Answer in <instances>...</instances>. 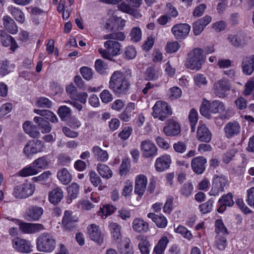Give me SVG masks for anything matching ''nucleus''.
Wrapping results in <instances>:
<instances>
[{
    "label": "nucleus",
    "instance_id": "1",
    "mask_svg": "<svg viewBox=\"0 0 254 254\" xmlns=\"http://www.w3.org/2000/svg\"><path fill=\"white\" fill-rule=\"evenodd\" d=\"M130 84L122 73L116 71L111 75L109 82V88L115 95L121 97L128 94Z\"/></svg>",
    "mask_w": 254,
    "mask_h": 254
},
{
    "label": "nucleus",
    "instance_id": "2",
    "mask_svg": "<svg viewBox=\"0 0 254 254\" xmlns=\"http://www.w3.org/2000/svg\"><path fill=\"white\" fill-rule=\"evenodd\" d=\"M56 245V239L48 233L41 234L36 240V248L41 252L51 253L55 250Z\"/></svg>",
    "mask_w": 254,
    "mask_h": 254
},
{
    "label": "nucleus",
    "instance_id": "3",
    "mask_svg": "<svg viewBox=\"0 0 254 254\" xmlns=\"http://www.w3.org/2000/svg\"><path fill=\"white\" fill-rule=\"evenodd\" d=\"M225 110L224 103L219 100H214L209 102L207 100H203L200 107V113L203 116L210 119V113H217L222 112Z\"/></svg>",
    "mask_w": 254,
    "mask_h": 254
},
{
    "label": "nucleus",
    "instance_id": "4",
    "mask_svg": "<svg viewBox=\"0 0 254 254\" xmlns=\"http://www.w3.org/2000/svg\"><path fill=\"white\" fill-rule=\"evenodd\" d=\"M109 40L104 43L106 49L100 48L98 51L103 58L109 61H112L113 57L120 54L121 45L117 41Z\"/></svg>",
    "mask_w": 254,
    "mask_h": 254
},
{
    "label": "nucleus",
    "instance_id": "5",
    "mask_svg": "<svg viewBox=\"0 0 254 254\" xmlns=\"http://www.w3.org/2000/svg\"><path fill=\"white\" fill-rule=\"evenodd\" d=\"M152 113L154 118L164 121L169 115L172 114V110L168 104L162 101H158L152 108Z\"/></svg>",
    "mask_w": 254,
    "mask_h": 254
},
{
    "label": "nucleus",
    "instance_id": "6",
    "mask_svg": "<svg viewBox=\"0 0 254 254\" xmlns=\"http://www.w3.org/2000/svg\"><path fill=\"white\" fill-rule=\"evenodd\" d=\"M35 190V186L30 182H25L16 186L13 190L15 198L23 199L32 195Z\"/></svg>",
    "mask_w": 254,
    "mask_h": 254
},
{
    "label": "nucleus",
    "instance_id": "7",
    "mask_svg": "<svg viewBox=\"0 0 254 254\" xmlns=\"http://www.w3.org/2000/svg\"><path fill=\"white\" fill-rule=\"evenodd\" d=\"M228 179L223 175H215L213 178L212 188L209 193L210 195L217 196L224 191V188L228 184Z\"/></svg>",
    "mask_w": 254,
    "mask_h": 254
},
{
    "label": "nucleus",
    "instance_id": "8",
    "mask_svg": "<svg viewBox=\"0 0 254 254\" xmlns=\"http://www.w3.org/2000/svg\"><path fill=\"white\" fill-rule=\"evenodd\" d=\"M190 26L187 23H180L174 25L171 31L177 40H182L185 39L189 35Z\"/></svg>",
    "mask_w": 254,
    "mask_h": 254
},
{
    "label": "nucleus",
    "instance_id": "9",
    "mask_svg": "<svg viewBox=\"0 0 254 254\" xmlns=\"http://www.w3.org/2000/svg\"><path fill=\"white\" fill-rule=\"evenodd\" d=\"M231 85L227 79H222L214 83L213 85L214 93L219 98L225 97L227 92L230 90Z\"/></svg>",
    "mask_w": 254,
    "mask_h": 254
},
{
    "label": "nucleus",
    "instance_id": "10",
    "mask_svg": "<svg viewBox=\"0 0 254 254\" xmlns=\"http://www.w3.org/2000/svg\"><path fill=\"white\" fill-rule=\"evenodd\" d=\"M44 143L40 140H30L25 146L23 152L27 156L36 154L43 151Z\"/></svg>",
    "mask_w": 254,
    "mask_h": 254
},
{
    "label": "nucleus",
    "instance_id": "11",
    "mask_svg": "<svg viewBox=\"0 0 254 254\" xmlns=\"http://www.w3.org/2000/svg\"><path fill=\"white\" fill-rule=\"evenodd\" d=\"M140 150L142 156L145 158H150L157 155V148L150 140L146 139L141 141Z\"/></svg>",
    "mask_w": 254,
    "mask_h": 254
},
{
    "label": "nucleus",
    "instance_id": "12",
    "mask_svg": "<svg viewBox=\"0 0 254 254\" xmlns=\"http://www.w3.org/2000/svg\"><path fill=\"white\" fill-rule=\"evenodd\" d=\"M187 60L190 64H202L206 62L202 50L199 48H195L189 52L188 54Z\"/></svg>",
    "mask_w": 254,
    "mask_h": 254
},
{
    "label": "nucleus",
    "instance_id": "13",
    "mask_svg": "<svg viewBox=\"0 0 254 254\" xmlns=\"http://www.w3.org/2000/svg\"><path fill=\"white\" fill-rule=\"evenodd\" d=\"M12 242L13 248L20 253H29L32 251L30 243L26 240L16 238Z\"/></svg>",
    "mask_w": 254,
    "mask_h": 254
},
{
    "label": "nucleus",
    "instance_id": "14",
    "mask_svg": "<svg viewBox=\"0 0 254 254\" xmlns=\"http://www.w3.org/2000/svg\"><path fill=\"white\" fill-rule=\"evenodd\" d=\"M78 221V217L73 215L72 211L65 210L63 218L62 223L67 230H71L76 227V222Z\"/></svg>",
    "mask_w": 254,
    "mask_h": 254
},
{
    "label": "nucleus",
    "instance_id": "15",
    "mask_svg": "<svg viewBox=\"0 0 254 254\" xmlns=\"http://www.w3.org/2000/svg\"><path fill=\"white\" fill-rule=\"evenodd\" d=\"M147 179L144 175H137L135 179L134 192L140 196L143 195L147 185Z\"/></svg>",
    "mask_w": 254,
    "mask_h": 254
},
{
    "label": "nucleus",
    "instance_id": "16",
    "mask_svg": "<svg viewBox=\"0 0 254 254\" xmlns=\"http://www.w3.org/2000/svg\"><path fill=\"white\" fill-rule=\"evenodd\" d=\"M88 234L89 238L99 245L103 243L104 241L103 235L99 230V226L92 224L88 228Z\"/></svg>",
    "mask_w": 254,
    "mask_h": 254
},
{
    "label": "nucleus",
    "instance_id": "17",
    "mask_svg": "<svg viewBox=\"0 0 254 254\" xmlns=\"http://www.w3.org/2000/svg\"><path fill=\"white\" fill-rule=\"evenodd\" d=\"M206 159L202 156L193 158L191 162V166L193 171L197 174H202L205 170Z\"/></svg>",
    "mask_w": 254,
    "mask_h": 254
},
{
    "label": "nucleus",
    "instance_id": "18",
    "mask_svg": "<svg viewBox=\"0 0 254 254\" xmlns=\"http://www.w3.org/2000/svg\"><path fill=\"white\" fill-rule=\"evenodd\" d=\"M211 21V17L206 15L200 18L193 23L192 28L194 35L198 36L200 35L207 26Z\"/></svg>",
    "mask_w": 254,
    "mask_h": 254
},
{
    "label": "nucleus",
    "instance_id": "19",
    "mask_svg": "<svg viewBox=\"0 0 254 254\" xmlns=\"http://www.w3.org/2000/svg\"><path fill=\"white\" fill-rule=\"evenodd\" d=\"M43 214V209L40 206L34 205L29 207L25 214V218L28 221H37Z\"/></svg>",
    "mask_w": 254,
    "mask_h": 254
},
{
    "label": "nucleus",
    "instance_id": "20",
    "mask_svg": "<svg viewBox=\"0 0 254 254\" xmlns=\"http://www.w3.org/2000/svg\"><path fill=\"white\" fill-rule=\"evenodd\" d=\"M218 202L220 206L217 211L218 213H223L226 210L227 206L231 207L234 205V202L233 200L232 194L229 192L227 194H224L219 199Z\"/></svg>",
    "mask_w": 254,
    "mask_h": 254
},
{
    "label": "nucleus",
    "instance_id": "21",
    "mask_svg": "<svg viewBox=\"0 0 254 254\" xmlns=\"http://www.w3.org/2000/svg\"><path fill=\"white\" fill-rule=\"evenodd\" d=\"M196 134V137L200 141L208 143L211 139V132L204 124L198 126Z\"/></svg>",
    "mask_w": 254,
    "mask_h": 254
},
{
    "label": "nucleus",
    "instance_id": "22",
    "mask_svg": "<svg viewBox=\"0 0 254 254\" xmlns=\"http://www.w3.org/2000/svg\"><path fill=\"white\" fill-rule=\"evenodd\" d=\"M240 129L241 127L239 124L236 121L228 123L224 128L225 135L228 138L238 134L240 132Z\"/></svg>",
    "mask_w": 254,
    "mask_h": 254
},
{
    "label": "nucleus",
    "instance_id": "23",
    "mask_svg": "<svg viewBox=\"0 0 254 254\" xmlns=\"http://www.w3.org/2000/svg\"><path fill=\"white\" fill-rule=\"evenodd\" d=\"M93 157L98 162H105L109 159V154L98 145H94L91 149Z\"/></svg>",
    "mask_w": 254,
    "mask_h": 254
},
{
    "label": "nucleus",
    "instance_id": "24",
    "mask_svg": "<svg viewBox=\"0 0 254 254\" xmlns=\"http://www.w3.org/2000/svg\"><path fill=\"white\" fill-rule=\"evenodd\" d=\"M164 133L167 136H175L181 132L179 124L174 120H169L167 125L163 128Z\"/></svg>",
    "mask_w": 254,
    "mask_h": 254
},
{
    "label": "nucleus",
    "instance_id": "25",
    "mask_svg": "<svg viewBox=\"0 0 254 254\" xmlns=\"http://www.w3.org/2000/svg\"><path fill=\"white\" fill-rule=\"evenodd\" d=\"M171 162L170 156L168 155H163L158 158L155 161V167L158 172H163L168 169Z\"/></svg>",
    "mask_w": 254,
    "mask_h": 254
},
{
    "label": "nucleus",
    "instance_id": "26",
    "mask_svg": "<svg viewBox=\"0 0 254 254\" xmlns=\"http://www.w3.org/2000/svg\"><path fill=\"white\" fill-rule=\"evenodd\" d=\"M63 197V191L60 188L53 189L49 192V200L55 205L61 202Z\"/></svg>",
    "mask_w": 254,
    "mask_h": 254
},
{
    "label": "nucleus",
    "instance_id": "27",
    "mask_svg": "<svg viewBox=\"0 0 254 254\" xmlns=\"http://www.w3.org/2000/svg\"><path fill=\"white\" fill-rule=\"evenodd\" d=\"M0 40L2 45L6 47L10 46V49L12 52H14L18 47L14 39L5 33L1 34Z\"/></svg>",
    "mask_w": 254,
    "mask_h": 254
},
{
    "label": "nucleus",
    "instance_id": "28",
    "mask_svg": "<svg viewBox=\"0 0 254 254\" xmlns=\"http://www.w3.org/2000/svg\"><path fill=\"white\" fill-rule=\"evenodd\" d=\"M20 229L25 233L32 234L44 229V226L41 224L23 223L20 224Z\"/></svg>",
    "mask_w": 254,
    "mask_h": 254
},
{
    "label": "nucleus",
    "instance_id": "29",
    "mask_svg": "<svg viewBox=\"0 0 254 254\" xmlns=\"http://www.w3.org/2000/svg\"><path fill=\"white\" fill-rule=\"evenodd\" d=\"M3 25L6 30L12 34H16L18 31L17 25L14 20L8 15L3 17Z\"/></svg>",
    "mask_w": 254,
    "mask_h": 254
},
{
    "label": "nucleus",
    "instance_id": "30",
    "mask_svg": "<svg viewBox=\"0 0 254 254\" xmlns=\"http://www.w3.org/2000/svg\"><path fill=\"white\" fill-rule=\"evenodd\" d=\"M132 224L134 231L138 233H145L149 229L148 224L140 218L134 219Z\"/></svg>",
    "mask_w": 254,
    "mask_h": 254
},
{
    "label": "nucleus",
    "instance_id": "31",
    "mask_svg": "<svg viewBox=\"0 0 254 254\" xmlns=\"http://www.w3.org/2000/svg\"><path fill=\"white\" fill-rule=\"evenodd\" d=\"M118 249L121 254H134V251L129 239L126 238L119 243Z\"/></svg>",
    "mask_w": 254,
    "mask_h": 254
},
{
    "label": "nucleus",
    "instance_id": "32",
    "mask_svg": "<svg viewBox=\"0 0 254 254\" xmlns=\"http://www.w3.org/2000/svg\"><path fill=\"white\" fill-rule=\"evenodd\" d=\"M34 121L36 123L39 129L41 130L43 133H49L52 129V127L49 122L40 117H35Z\"/></svg>",
    "mask_w": 254,
    "mask_h": 254
},
{
    "label": "nucleus",
    "instance_id": "33",
    "mask_svg": "<svg viewBox=\"0 0 254 254\" xmlns=\"http://www.w3.org/2000/svg\"><path fill=\"white\" fill-rule=\"evenodd\" d=\"M24 131L31 137L38 138L40 136V132L36 129V127L29 121H26L23 124Z\"/></svg>",
    "mask_w": 254,
    "mask_h": 254
},
{
    "label": "nucleus",
    "instance_id": "34",
    "mask_svg": "<svg viewBox=\"0 0 254 254\" xmlns=\"http://www.w3.org/2000/svg\"><path fill=\"white\" fill-rule=\"evenodd\" d=\"M57 177L59 181L64 185H67L72 180L71 175L68 170L64 168L58 171Z\"/></svg>",
    "mask_w": 254,
    "mask_h": 254
},
{
    "label": "nucleus",
    "instance_id": "35",
    "mask_svg": "<svg viewBox=\"0 0 254 254\" xmlns=\"http://www.w3.org/2000/svg\"><path fill=\"white\" fill-rule=\"evenodd\" d=\"M109 227L114 240L116 241L120 240L122 237L121 226L116 223L112 222L110 223Z\"/></svg>",
    "mask_w": 254,
    "mask_h": 254
},
{
    "label": "nucleus",
    "instance_id": "36",
    "mask_svg": "<svg viewBox=\"0 0 254 254\" xmlns=\"http://www.w3.org/2000/svg\"><path fill=\"white\" fill-rule=\"evenodd\" d=\"M34 112L36 114L45 118L52 123H55L58 122V119L56 115L50 110L34 109Z\"/></svg>",
    "mask_w": 254,
    "mask_h": 254
},
{
    "label": "nucleus",
    "instance_id": "37",
    "mask_svg": "<svg viewBox=\"0 0 254 254\" xmlns=\"http://www.w3.org/2000/svg\"><path fill=\"white\" fill-rule=\"evenodd\" d=\"M8 11L17 21L21 23L25 21L24 14L19 8L11 5L8 7Z\"/></svg>",
    "mask_w": 254,
    "mask_h": 254
},
{
    "label": "nucleus",
    "instance_id": "38",
    "mask_svg": "<svg viewBox=\"0 0 254 254\" xmlns=\"http://www.w3.org/2000/svg\"><path fill=\"white\" fill-rule=\"evenodd\" d=\"M97 169L99 174L103 178L109 179L112 176V170L105 164H98Z\"/></svg>",
    "mask_w": 254,
    "mask_h": 254
},
{
    "label": "nucleus",
    "instance_id": "39",
    "mask_svg": "<svg viewBox=\"0 0 254 254\" xmlns=\"http://www.w3.org/2000/svg\"><path fill=\"white\" fill-rule=\"evenodd\" d=\"M58 114L62 121H66L71 116V110L66 106H61L58 109Z\"/></svg>",
    "mask_w": 254,
    "mask_h": 254
},
{
    "label": "nucleus",
    "instance_id": "40",
    "mask_svg": "<svg viewBox=\"0 0 254 254\" xmlns=\"http://www.w3.org/2000/svg\"><path fill=\"white\" fill-rule=\"evenodd\" d=\"M227 39L232 45L235 47L242 46L244 41L243 36L239 34H229Z\"/></svg>",
    "mask_w": 254,
    "mask_h": 254
},
{
    "label": "nucleus",
    "instance_id": "41",
    "mask_svg": "<svg viewBox=\"0 0 254 254\" xmlns=\"http://www.w3.org/2000/svg\"><path fill=\"white\" fill-rule=\"evenodd\" d=\"M168 242L169 240L167 237H162L155 247L154 252L156 254H162L165 250Z\"/></svg>",
    "mask_w": 254,
    "mask_h": 254
},
{
    "label": "nucleus",
    "instance_id": "42",
    "mask_svg": "<svg viewBox=\"0 0 254 254\" xmlns=\"http://www.w3.org/2000/svg\"><path fill=\"white\" fill-rule=\"evenodd\" d=\"M158 77V70L153 66L148 67L145 72V79L146 80H155Z\"/></svg>",
    "mask_w": 254,
    "mask_h": 254
},
{
    "label": "nucleus",
    "instance_id": "43",
    "mask_svg": "<svg viewBox=\"0 0 254 254\" xmlns=\"http://www.w3.org/2000/svg\"><path fill=\"white\" fill-rule=\"evenodd\" d=\"M32 164L37 169H45L48 166L49 162L47 156H44L36 159Z\"/></svg>",
    "mask_w": 254,
    "mask_h": 254
},
{
    "label": "nucleus",
    "instance_id": "44",
    "mask_svg": "<svg viewBox=\"0 0 254 254\" xmlns=\"http://www.w3.org/2000/svg\"><path fill=\"white\" fill-rule=\"evenodd\" d=\"M38 172V170L34 167L33 165L32 166H28L21 169L18 172V175L23 177H26L36 175Z\"/></svg>",
    "mask_w": 254,
    "mask_h": 254
},
{
    "label": "nucleus",
    "instance_id": "45",
    "mask_svg": "<svg viewBox=\"0 0 254 254\" xmlns=\"http://www.w3.org/2000/svg\"><path fill=\"white\" fill-rule=\"evenodd\" d=\"M150 246L149 241L145 237H142L138 244V248L142 254H149Z\"/></svg>",
    "mask_w": 254,
    "mask_h": 254
},
{
    "label": "nucleus",
    "instance_id": "46",
    "mask_svg": "<svg viewBox=\"0 0 254 254\" xmlns=\"http://www.w3.org/2000/svg\"><path fill=\"white\" fill-rule=\"evenodd\" d=\"M189 120L191 126V131L194 132L195 130V125L197 122V113L195 110L192 109L189 115Z\"/></svg>",
    "mask_w": 254,
    "mask_h": 254
},
{
    "label": "nucleus",
    "instance_id": "47",
    "mask_svg": "<svg viewBox=\"0 0 254 254\" xmlns=\"http://www.w3.org/2000/svg\"><path fill=\"white\" fill-rule=\"evenodd\" d=\"M193 186L191 183L187 182L184 184L180 188V191L182 195L189 197L192 192Z\"/></svg>",
    "mask_w": 254,
    "mask_h": 254
},
{
    "label": "nucleus",
    "instance_id": "48",
    "mask_svg": "<svg viewBox=\"0 0 254 254\" xmlns=\"http://www.w3.org/2000/svg\"><path fill=\"white\" fill-rule=\"evenodd\" d=\"M215 232L217 235L221 233L223 235L228 234L227 228L225 226L222 219H218L215 222Z\"/></svg>",
    "mask_w": 254,
    "mask_h": 254
},
{
    "label": "nucleus",
    "instance_id": "49",
    "mask_svg": "<svg viewBox=\"0 0 254 254\" xmlns=\"http://www.w3.org/2000/svg\"><path fill=\"white\" fill-rule=\"evenodd\" d=\"M118 8L120 10L124 12L130 14L131 15L135 16L136 17L139 15V13H138L136 10L131 8L128 4H127L125 2H123L121 4H119Z\"/></svg>",
    "mask_w": 254,
    "mask_h": 254
},
{
    "label": "nucleus",
    "instance_id": "50",
    "mask_svg": "<svg viewBox=\"0 0 254 254\" xmlns=\"http://www.w3.org/2000/svg\"><path fill=\"white\" fill-rule=\"evenodd\" d=\"M141 31L139 27H133L129 34L130 40L133 42H137L141 39Z\"/></svg>",
    "mask_w": 254,
    "mask_h": 254
},
{
    "label": "nucleus",
    "instance_id": "51",
    "mask_svg": "<svg viewBox=\"0 0 254 254\" xmlns=\"http://www.w3.org/2000/svg\"><path fill=\"white\" fill-rule=\"evenodd\" d=\"M67 190L69 196L71 198H75L79 191V186L75 183H73L67 188Z\"/></svg>",
    "mask_w": 254,
    "mask_h": 254
},
{
    "label": "nucleus",
    "instance_id": "52",
    "mask_svg": "<svg viewBox=\"0 0 254 254\" xmlns=\"http://www.w3.org/2000/svg\"><path fill=\"white\" fill-rule=\"evenodd\" d=\"M227 239L222 236L217 235L215 237V245L218 249L224 250L227 246Z\"/></svg>",
    "mask_w": 254,
    "mask_h": 254
},
{
    "label": "nucleus",
    "instance_id": "53",
    "mask_svg": "<svg viewBox=\"0 0 254 254\" xmlns=\"http://www.w3.org/2000/svg\"><path fill=\"white\" fill-rule=\"evenodd\" d=\"M175 232L180 234L184 238L190 240L191 239L192 236L186 227L182 225H179L177 228L174 225Z\"/></svg>",
    "mask_w": 254,
    "mask_h": 254
},
{
    "label": "nucleus",
    "instance_id": "54",
    "mask_svg": "<svg viewBox=\"0 0 254 254\" xmlns=\"http://www.w3.org/2000/svg\"><path fill=\"white\" fill-rule=\"evenodd\" d=\"M213 202V199H210L207 202L200 204L199 209L201 213L206 214L210 212L212 209Z\"/></svg>",
    "mask_w": 254,
    "mask_h": 254
},
{
    "label": "nucleus",
    "instance_id": "55",
    "mask_svg": "<svg viewBox=\"0 0 254 254\" xmlns=\"http://www.w3.org/2000/svg\"><path fill=\"white\" fill-rule=\"evenodd\" d=\"M126 36L123 32H119L107 34L104 36V39H114L119 41H123L125 40Z\"/></svg>",
    "mask_w": 254,
    "mask_h": 254
},
{
    "label": "nucleus",
    "instance_id": "56",
    "mask_svg": "<svg viewBox=\"0 0 254 254\" xmlns=\"http://www.w3.org/2000/svg\"><path fill=\"white\" fill-rule=\"evenodd\" d=\"M100 97L102 102L106 104L111 102L113 99V95L107 89H105L101 92Z\"/></svg>",
    "mask_w": 254,
    "mask_h": 254
},
{
    "label": "nucleus",
    "instance_id": "57",
    "mask_svg": "<svg viewBox=\"0 0 254 254\" xmlns=\"http://www.w3.org/2000/svg\"><path fill=\"white\" fill-rule=\"evenodd\" d=\"M89 180L91 184L95 187L101 183L102 180L98 175L94 171H91L89 174Z\"/></svg>",
    "mask_w": 254,
    "mask_h": 254
},
{
    "label": "nucleus",
    "instance_id": "58",
    "mask_svg": "<svg viewBox=\"0 0 254 254\" xmlns=\"http://www.w3.org/2000/svg\"><path fill=\"white\" fill-rule=\"evenodd\" d=\"M37 106L40 108H51L52 106V102L48 98L46 97H40L37 102Z\"/></svg>",
    "mask_w": 254,
    "mask_h": 254
},
{
    "label": "nucleus",
    "instance_id": "59",
    "mask_svg": "<svg viewBox=\"0 0 254 254\" xmlns=\"http://www.w3.org/2000/svg\"><path fill=\"white\" fill-rule=\"evenodd\" d=\"M136 56V51L135 48L133 46H128L127 47L124 57L127 60H131L134 59Z\"/></svg>",
    "mask_w": 254,
    "mask_h": 254
},
{
    "label": "nucleus",
    "instance_id": "60",
    "mask_svg": "<svg viewBox=\"0 0 254 254\" xmlns=\"http://www.w3.org/2000/svg\"><path fill=\"white\" fill-rule=\"evenodd\" d=\"M12 109L11 103H7L3 104L0 107V118H2L5 115L8 114Z\"/></svg>",
    "mask_w": 254,
    "mask_h": 254
},
{
    "label": "nucleus",
    "instance_id": "61",
    "mask_svg": "<svg viewBox=\"0 0 254 254\" xmlns=\"http://www.w3.org/2000/svg\"><path fill=\"white\" fill-rule=\"evenodd\" d=\"M154 222L158 227L161 228H165L167 225V220L166 218L162 215H157L156 219H155Z\"/></svg>",
    "mask_w": 254,
    "mask_h": 254
},
{
    "label": "nucleus",
    "instance_id": "62",
    "mask_svg": "<svg viewBox=\"0 0 254 254\" xmlns=\"http://www.w3.org/2000/svg\"><path fill=\"white\" fill-rule=\"evenodd\" d=\"M129 161L127 159L122 160V163L120 167V174L121 176L126 175L129 171Z\"/></svg>",
    "mask_w": 254,
    "mask_h": 254
},
{
    "label": "nucleus",
    "instance_id": "63",
    "mask_svg": "<svg viewBox=\"0 0 254 254\" xmlns=\"http://www.w3.org/2000/svg\"><path fill=\"white\" fill-rule=\"evenodd\" d=\"M167 7V12L166 15L168 16V17H170L171 18L172 17H176L178 15V12L176 9V8L173 6L171 3H168L166 4Z\"/></svg>",
    "mask_w": 254,
    "mask_h": 254
},
{
    "label": "nucleus",
    "instance_id": "64",
    "mask_svg": "<svg viewBox=\"0 0 254 254\" xmlns=\"http://www.w3.org/2000/svg\"><path fill=\"white\" fill-rule=\"evenodd\" d=\"M246 201L250 206L254 207V187L247 190Z\"/></svg>",
    "mask_w": 254,
    "mask_h": 254
}]
</instances>
